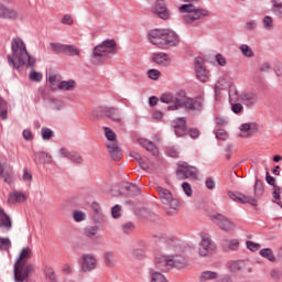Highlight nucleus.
<instances>
[{
	"label": "nucleus",
	"mask_w": 282,
	"mask_h": 282,
	"mask_svg": "<svg viewBox=\"0 0 282 282\" xmlns=\"http://www.w3.org/2000/svg\"><path fill=\"white\" fill-rule=\"evenodd\" d=\"M160 101L164 102L165 105H170L167 107V111H177V109H188L189 111H199L202 109L203 104L202 99L194 100L186 96L184 90H181L176 94L173 93H165L161 95Z\"/></svg>",
	"instance_id": "obj_1"
},
{
	"label": "nucleus",
	"mask_w": 282,
	"mask_h": 282,
	"mask_svg": "<svg viewBox=\"0 0 282 282\" xmlns=\"http://www.w3.org/2000/svg\"><path fill=\"white\" fill-rule=\"evenodd\" d=\"M9 65H12L13 69L19 67H34L36 59L28 53L25 42L21 37H13L11 41V54L7 56Z\"/></svg>",
	"instance_id": "obj_2"
},
{
	"label": "nucleus",
	"mask_w": 282,
	"mask_h": 282,
	"mask_svg": "<svg viewBox=\"0 0 282 282\" xmlns=\"http://www.w3.org/2000/svg\"><path fill=\"white\" fill-rule=\"evenodd\" d=\"M167 249L170 252L169 254H156L155 256V267L161 272H169L171 268H176L177 270H184L188 265V260L184 258V256L177 253L180 252V246H172L169 245Z\"/></svg>",
	"instance_id": "obj_3"
},
{
	"label": "nucleus",
	"mask_w": 282,
	"mask_h": 282,
	"mask_svg": "<svg viewBox=\"0 0 282 282\" xmlns=\"http://www.w3.org/2000/svg\"><path fill=\"white\" fill-rule=\"evenodd\" d=\"M148 40L159 50H171L182 42L180 35L171 29H154L149 32Z\"/></svg>",
	"instance_id": "obj_4"
},
{
	"label": "nucleus",
	"mask_w": 282,
	"mask_h": 282,
	"mask_svg": "<svg viewBox=\"0 0 282 282\" xmlns=\"http://www.w3.org/2000/svg\"><path fill=\"white\" fill-rule=\"evenodd\" d=\"M30 259H32V249L30 247L22 248L13 269L15 282H24L30 278V273L34 270V265L26 264Z\"/></svg>",
	"instance_id": "obj_5"
},
{
	"label": "nucleus",
	"mask_w": 282,
	"mask_h": 282,
	"mask_svg": "<svg viewBox=\"0 0 282 282\" xmlns=\"http://www.w3.org/2000/svg\"><path fill=\"white\" fill-rule=\"evenodd\" d=\"M118 52V43L115 39H107L93 50L90 61L93 65H102L109 56L116 55Z\"/></svg>",
	"instance_id": "obj_6"
},
{
	"label": "nucleus",
	"mask_w": 282,
	"mask_h": 282,
	"mask_svg": "<svg viewBox=\"0 0 282 282\" xmlns=\"http://www.w3.org/2000/svg\"><path fill=\"white\" fill-rule=\"evenodd\" d=\"M178 10L182 14H184L183 21L187 23V25H193L195 21H199L209 14L207 10L197 8L193 3L183 4L178 8Z\"/></svg>",
	"instance_id": "obj_7"
},
{
	"label": "nucleus",
	"mask_w": 282,
	"mask_h": 282,
	"mask_svg": "<svg viewBox=\"0 0 282 282\" xmlns=\"http://www.w3.org/2000/svg\"><path fill=\"white\" fill-rule=\"evenodd\" d=\"M159 199L165 207L166 215H174L175 210L180 208V199L173 195L172 191H169L162 186H156Z\"/></svg>",
	"instance_id": "obj_8"
},
{
	"label": "nucleus",
	"mask_w": 282,
	"mask_h": 282,
	"mask_svg": "<svg viewBox=\"0 0 282 282\" xmlns=\"http://www.w3.org/2000/svg\"><path fill=\"white\" fill-rule=\"evenodd\" d=\"M152 14H155L162 21H169L171 19V10H169V6L166 4V0H155L150 9Z\"/></svg>",
	"instance_id": "obj_9"
},
{
	"label": "nucleus",
	"mask_w": 282,
	"mask_h": 282,
	"mask_svg": "<svg viewBox=\"0 0 282 282\" xmlns=\"http://www.w3.org/2000/svg\"><path fill=\"white\" fill-rule=\"evenodd\" d=\"M176 175L178 180H197V167H193L186 162L180 163Z\"/></svg>",
	"instance_id": "obj_10"
},
{
	"label": "nucleus",
	"mask_w": 282,
	"mask_h": 282,
	"mask_svg": "<svg viewBox=\"0 0 282 282\" xmlns=\"http://www.w3.org/2000/svg\"><path fill=\"white\" fill-rule=\"evenodd\" d=\"M212 221L216 224V226L219 227L220 230H225L226 232H229V230H235L237 228V224L235 221L228 219V217L221 215V214H213L210 216Z\"/></svg>",
	"instance_id": "obj_11"
},
{
	"label": "nucleus",
	"mask_w": 282,
	"mask_h": 282,
	"mask_svg": "<svg viewBox=\"0 0 282 282\" xmlns=\"http://www.w3.org/2000/svg\"><path fill=\"white\" fill-rule=\"evenodd\" d=\"M194 69H195L196 78L200 83H208V79L210 78V73L204 65V62L202 61V58L197 57L195 59Z\"/></svg>",
	"instance_id": "obj_12"
},
{
	"label": "nucleus",
	"mask_w": 282,
	"mask_h": 282,
	"mask_svg": "<svg viewBox=\"0 0 282 282\" xmlns=\"http://www.w3.org/2000/svg\"><path fill=\"white\" fill-rule=\"evenodd\" d=\"M215 250V245H213V240H210V236L206 234L200 235V245L198 248L199 257H208Z\"/></svg>",
	"instance_id": "obj_13"
},
{
	"label": "nucleus",
	"mask_w": 282,
	"mask_h": 282,
	"mask_svg": "<svg viewBox=\"0 0 282 282\" xmlns=\"http://www.w3.org/2000/svg\"><path fill=\"white\" fill-rule=\"evenodd\" d=\"M82 272H94L98 268V259L91 253H86L82 257Z\"/></svg>",
	"instance_id": "obj_14"
},
{
	"label": "nucleus",
	"mask_w": 282,
	"mask_h": 282,
	"mask_svg": "<svg viewBox=\"0 0 282 282\" xmlns=\"http://www.w3.org/2000/svg\"><path fill=\"white\" fill-rule=\"evenodd\" d=\"M239 100L245 107H254L259 101V95L254 91L247 90L239 95Z\"/></svg>",
	"instance_id": "obj_15"
},
{
	"label": "nucleus",
	"mask_w": 282,
	"mask_h": 282,
	"mask_svg": "<svg viewBox=\"0 0 282 282\" xmlns=\"http://www.w3.org/2000/svg\"><path fill=\"white\" fill-rule=\"evenodd\" d=\"M228 197L238 204H250V206H257V199H254V197L247 196L246 194H236L234 192H229Z\"/></svg>",
	"instance_id": "obj_16"
},
{
	"label": "nucleus",
	"mask_w": 282,
	"mask_h": 282,
	"mask_svg": "<svg viewBox=\"0 0 282 282\" xmlns=\"http://www.w3.org/2000/svg\"><path fill=\"white\" fill-rule=\"evenodd\" d=\"M240 138H251L259 131V126L254 122L251 123H242L239 127Z\"/></svg>",
	"instance_id": "obj_17"
},
{
	"label": "nucleus",
	"mask_w": 282,
	"mask_h": 282,
	"mask_svg": "<svg viewBox=\"0 0 282 282\" xmlns=\"http://www.w3.org/2000/svg\"><path fill=\"white\" fill-rule=\"evenodd\" d=\"M172 127L174 129L175 135L177 138H182V135H186V119L185 118H178L174 121H172Z\"/></svg>",
	"instance_id": "obj_18"
},
{
	"label": "nucleus",
	"mask_w": 282,
	"mask_h": 282,
	"mask_svg": "<svg viewBox=\"0 0 282 282\" xmlns=\"http://www.w3.org/2000/svg\"><path fill=\"white\" fill-rule=\"evenodd\" d=\"M138 143L145 149V151H149V153H152L154 158H158L160 155V150H158V147L153 144L151 141H149L145 138H140L138 140Z\"/></svg>",
	"instance_id": "obj_19"
},
{
	"label": "nucleus",
	"mask_w": 282,
	"mask_h": 282,
	"mask_svg": "<svg viewBox=\"0 0 282 282\" xmlns=\"http://www.w3.org/2000/svg\"><path fill=\"white\" fill-rule=\"evenodd\" d=\"M0 19L14 21V19H19V12L0 3Z\"/></svg>",
	"instance_id": "obj_20"
},
{
	"label": "nucleus",
	"mask_w": 282,
	"mask_h": 282,
	"mask_svg": "<svg viewBox=\"0 0 282 282\" xmlns=\"http://www.w3.org/2000/svg\"><path fill=\"white\" fill-rule=\"evenodd\" d=\"M28 199V196L23 192L13 191L9 194L7 199L8 204H23Z\"/></svg>",
	"instance_id": "obj_21"
},
{
	"label": "nucleus",
	"mask_w": 282,
	"mask_h": 282,
	"mask_svg": "<svg viewBox=\"0 0 282 282\" xmlns=\"http://www.w3.org/2000/svg\"><path fill=\"white\" fill-rule=\"evenodd\" d=\"M51 51L54 54H72V45L61 43H50Z\"/></svg>",
	"instance_id": "obj_22"
},
{
	"label": "nucleus",
	"mask_w": 282,
	"mask_h": 282,
	"mask_svg": "<svg viewBox=\"0 0 282 282\" xmlns=\"http://www.w3.org/2000/svg\"><path fill=\"white\" fill-rule=\"evenodd\" d=\"M33 160L35 164H52V162H54V159L52 158V155L46 152L34 153Z\"/></svg>",
	"instance_id": "obj_23"
},
{
	"label": "nucleus",
	"mask_w": 282,
	"mask_h": 282,
	"mask_svg": "<svg viewBox=\"0 0 282 282\" xmlns=\"http://www.w3.org/2000/svg\"><path fill=\"white\" fill-rule=\"evenodd\" d=\"M153 63L161 65V67H166L171 65V57L166 53H156L152 57Z\"/></svg>",
	"instance_id": "obj_24"
},
{
	"label": "nucleus",
	"mask_w": 282,
	"mask_h": 282,
	"mask_svg": "<svg viewBox=\"0 0 282 282\" xmlns=\"http://www.w3.org/2000/svg\"><path fill=\"white\" fill-rule=\"evenodd\" d=\"M106 147L112 160H119L120 158H122V152H120V148H118V142H116V140L108 141Z\"/></svg>",
	"instance_id": "obj_25"
},
{
	"label": "nucleus",
	"mask_w": 282,
	"mask_h": 282,
	"mask_svg": "<svg viewBox=\"0 0 282 282\" xmlns=\"http://www.w3.org/2000/svg\"><path fill=\"white\" fill-rule=\"evenodd\" d=\"M104 112L106 113L107 118L113 120V122H120V120H122V115L116 107H105Z\"/></svg>",
	"instance_id": "obj_26"
},
{
	"label": "nucleus",
	"mask_w": 282,
	"mask_h": 282,
	"mask_svg": "<svg viewBox=\"0 0 282 282\" xmlns=\"http://www.w3.org/2000/svg\"><path fill=\"white\" fill-rule=\"evenodd\" d=\"M230 85V77L228 75H223L218 78L215 85V94L216 96L221 91V89H226Z\"/></svg>",
	"instance_id": "obj_27"
},
{
	"label": "nucleus",
	"mask_w": 282,
	"mask_h": 282,
	"mask_svg": "<svg viewBox=\"0 0 282 282\" xmlns=\"http://www.w3.org/2000/svg\"><path fill=\"white\" fill-rule=\"evenodd\" d=\"M104 262L107 268H116V265H118V259H116V253L113 251H107L104 254Z\"/></svg>",
	"instance_id": "obj_28"
},
{
	"label": "nucleus",
	"mask_w": 282,
	"mask_h": 282,
	"mask_svg": "<svg viewBox=\"0 0 282 282\" xmlns=\"http://www.w3.org/2000/svg\"><path fill=\"white\" fill-rule=\"evenodd\" d=\"M230 272L236 274V272H241L246 270V261L243 260H234L228 263Z\"/></svg>",
	"instance_id": "obj_29"
},
{
	"label": "nucleus",
	"mask_w": 282,
	"mask_h": 282,
	"mask_svg": "<svg viewBox=\"0 0 282 282\" xmlns=\"http://www.w3.org/2000/svg\"><path fill=\"white\" fill-rule=\"evenodd\" d=\"M0 228H4V230H10L12 228V220L7 213L0 208Z\"/></svg>",
	"instance_id": "obj_30"
},
{
	"label": "nucleus",
	"mask_w": 282,
	"mask_h": 282,
	"mask_svg": "<svg viewBox=\"0 0 282 282\" xmlns=\"http://www.w3.org/2000/svg\"><path fill=\"white\" fill-rule=\"evenodd\" d=\"M271 12L278 19H282V1L281 0H271Z\"/></svg>",
	"instance_id": "obj_31"
},
{
	"label": "nucleus",
	"mask_w": 282,
	"mask_h": 282,
	"mask_svg": "<svg viewBox=\"0 0 282 282\" xmlns=\"http://www.w3.org/2000/svg\"><path fill=\"white\" fill-rule=\"evenodd\" d=\"M150 282H169L166 275L155 269L150 270Z\"/></svg>",
	"instance_id": "obj_32"
},
{
	"label": "nucleus",
	"mask_w": 282,
	"mask_h": 282,
	"mask_svg": "<svg viewBox=\"0 0 282 282\" xmlns=\"http://www.w3.org/2000/svg\"><path fill=\"white\" fill-rule=\"evenodd\" d=\"M217 279H219V273L215 271H203L199 275L200 282L217 281Z\"/></svg>",
	"instance_id": "obj_33"
},
{
	"label": "nucleus",
	"mask_w": 282,
	"mask_h": 282,
	"mask_svg": "<svg viewBox=\"0 0 282 282\" xmlns=\"http://www.w3.org/2000/svg\"><path fill=\"white\" fill-rule=\"evenodd\" d=\"M0 177H2L6 184L12 182V172L10 170L6 171V165L3 164H0Z\"/></svg>",
	"instance_id": "obj_34"
},
{
	"label": "nucleus",
	"mask_w": 282,
	"mask_h": 282,
	"mask_svg": "<svg viewBox=\"0 0 282 282\" xmlns=\"http://www.w3.org/2000/svg\"><path fill=\"white\" fill-rule=\"evenodd\" d=\"M242 56L246 58H254V51L248 44H241L239 47Z\"/></svg>",
	"instance_id": "obj_35"
},
{
	"label": "nucleus",
	"mask_w": 282,
	"mask_h": 282,
	"mask_svg": "<svg viewBox=\"0 0 282 282\" xmlns=\"http://www.w3.org/2000/svg\"><path fill=\"white\" fill-rule=\"evenodd\" d=\"M262 28L267 30V32H271V30L274 28V18L271 15H265L262 19Z\"/></svg>",
	"instance_id": "obj_36"
},
{
	"label": "nucleus",
	"mask_w": 282,
	"mask_h": 282,
	"mask_svg": "<svg viewBox=\"0 0 282 282\" xmlns=\"http://www.w3.org/2000/svg\"><path fill=\"white\" fill-rule=\"evenodd\" d=\"M260 256H262L264 259H268V261H271V262L276 261V257H274V252H272V249L270 248L261 249Z\"/></svg>",
	"instance_id": "obj_37"
},
{
	"label": "nucleus",
	"mask_w": 282,
	"mask_h": 282,
	"mask_svg": "<svg viewBox=\"0 0 282 282\" xmlns=\"http://www.w3.org/2000/svg\"><path fill=\"white\" fill-rule=\"evenodd\" d=\"M0 118L8 120V102L0 97Z\"/></svg>",
	"instance_id": "obj_38"
},
{
	"label": "nucleus",
	"mask_w": 282,
	"mask_h": 282,
	"mask_svg": "<svg viewBox=\"0 0 282 282\" xmlns=\"http://www.w3.org/2000/svg\"><path fill=\"white\" fill-rule=\"evenodd\" d=\"M73 219L77 224H80V221H85L87 219V213L83 210H74L73 212Z\"/></svg>",
	"instance_id": "obj_39"
},
{
	"label": "nucleus",
	"mask_w": 282,
	"mask_h": 282,
	"mask_svg": "<svg viewBox=\"0 0 282 282\" xmlns=\"http://www.w3.org/2000/svg\"><path fill=\"white\" fill-rule=\"evenodd\" d=\"M229 102L231 105V111L236 115L243 112V105L232 101V95H230Z\"/></svg>",
	"instance_id": "obj_40"
},
{
	"label": "nucleus",
	"mask_w": 282,
	"mask_h": 282,
	"mask_svg": "<svg viewBox=\"0 0 282 282\" xmlns=\"http://www.w3.org/2000/svg\"><path fill=\"white\" fill-rule=\"evenodd\" d=\"M41 135H42V140L47 141L54 138V132L52 131V129L44 127L41 129Z\"/></svg>",
	"instance_id": "obj_41"
},
{
	"label": "nucleus",
	"mask_w": 282,
	"mask_h": 282,
	"mask_svg": "<svg viewBox=\"0 0 282 282\" xmlns=\"http://www.w3.org/2000/svg\"><path fill=\"white\" fill-rule=\"evenodd\" d=\"M148 78H150L151 80H160V78H162V73L155 68L149 69Z\"/></svg>",
	"instance_id": "obj_42"
},
{
	"label": "nucleus",
	"mask_w": 282,
	"mask_h": 282,
	"mask_svg": "<svg viewBox=\"0 0 282 282\" xmlns=\"http://www.w3.org/2000/svg\"><path fill=\"white\" fill-rule=\"evenodd\" d=\"M10 248H12V242L9 238H0V250L8 251Z\"/></svg>",
	"instance_id": "obj_43"
},
{
	"label": "nucleus",
	"mask_w": 282,
	"mask_h": 282,
	"mask_svg": "<svg viewBox=\"0 0 282 282\" xmlns=\"http://www.w3.org/2000/svg\"><path fill=\"white\" fill-rule=\"evenodd\" d=\"M29 78L33 83H41V80H43V74H41L36 70H31V73L29 74Z\"/></svg>",
	"instance_id": "obj_44"
},
{
	"label": "nucleus",
	"mask_w": 282,
	"mask_h": 282,
	"mask_svg": "<svg viewBox=\"0 0 282 282\" xmlns=\"http://www.w3.org/2000/svg\"><path fill=\"white\" fill-rule=\"evenodd\" d=\"M132 158H134V160H137V162H139V164H140V166H141V169H143V171H149V164H147L145 162H144V159H142V156L140 155V154H138V153H133L132 154Z\"/></svg>",
	"instance_id": "obj_45"
},
{
	"label": "nucleus",
	"mask_w": 282,
	"mask_h": 282,
	"mask_svg": "<svg viewBox=\"0 0 282 282\" xmlns=\"http://www.w3.org/2000/svg\"><path fill=\"white\" fill-rule=\"evenodd\" d=\"M83 162H84L83 154H80V152H73L72 163L78 166L79 164H83Z\"/></svg>",
	"instance_id": "obj_46"
},
{
	"label": "nucleus",
	"mask_w": 282,
	"mask_h": 282,
	"mask_svg": "<svg viewBox=\"0 0 282 282\" xmlns=\"http://www.w3.org/2000/svg\"><path fill=\"white\" fill-rule=\"evenodd\" d=\"M259 28V24L257 23V20H249L245 23V30L247 32H252Z\"/></svg>",
	"instance_id": "obj_47"
},
{
	"label": "nucleus",
	"mask_w": 282,
	"mask_h": 282,
	"mask_svg": "<svg viewBox=\"0 0 282 282\" xmlns=\"http://www.w3.org/2000/svg\"><path fill=\"white\" fill-rule=\"evenodd\" d=\"M121 210H122V207L120 205H115L111 208V215L113 219H120V217L122 216Z\"/></svg>",
	"instance_id": "obj_48"
},
{
	"label": "nucleus",
	"mask_w": 282,
	"mask_h": 282,
	"mask_svg": "<svg viewBox=\"0 0 282 282\" xmlns=\"http://www.w3.org/2000/svg\"><path fill=\"white\" fill-rule=\"evenodd\" d=\"M105 135L109 142L116 141L117 135L111 128H105Z\"/></svg>",
	"instance_id": "obj_49"
},
{
	"label": "nucleus",
	"mask_w": 282,
	"mask_h": 282,
	"mask_svg": "<svg viewBox=\"0 0 282 282\" xmlns=\"http://www.w3.org/2000/svg\"><path fill=\"white\" fill-rule=\"evenodd\" d=\"M270 276H271V279H273V281H281V279H282L281 269H272L270 272Z\"/></svg>",
	"instance_id": "obj_50"
},
{
	"label": "nucleus",
	"mask_w": 282,
	"mask_h": 282,
	"mask_svg": "<svg viewBox=\"0 0 282 282\" xmlns=\"http://www.w3.org/2000/svg\"><path fill=\"white\" fill-rule=\"evenodd\" d=\"M97 232L98 228L94 226H89L84 229V234L86 235V237H96Z\"/></svg>",
	"instance_id": "obj_51"
},
{
	"label": "nucleus",
	"mask_w": 282,
	"mask_h": 282,
	"mask_svg": "<svg viewBox=\"0 0 282 282\" xmlns=\"http://www.w3.org/2000/svg\"><path fill=\"white\" fill-rule=\"evenodd\" d=\"M182 189L185 193L186 197H193V187L187 182H184L182 184Z\"/></svg>",
	"instance_id": "obj_52"
},
{
	"label": "nucleus",
	"mask_w": 282,
	"mask_h": 282,
	"mask_svg": "<svg viewBox=\"0 0 282 282\" xmlns=\"http://www.w3.org/2000/svg\"><path fill=\"white\" fill-rule=\"evenodd\" d=\"M246 246H247L248 250H250L251 252H257V250L261 249V245L256 243V242L250 241V240H248L246 242Z\"/></svg>",
	"instance_id": "obj_53"
},
{
	"label": "nucleus",
	"mask_w": 282,
	"mask_h": 282,
	"mask_svg": "<svg viewBox=\"0 0 282 282\" xmlns=\"http://www.w3.org/2000/svg\"><path fill=\"white\" fill-rule=\"evenodd\" d=\"M227 248H229V250H239V240L238 239L228 240Z\"/></svg>",
	"instance_id": "obj_54"
},
{
	"label": "nucleus",
	"mask_w": 282,
	"mask_h": 282,
	"mask_svg": "<svg viewBox=\"0 0 282 282\" xmlns=\"http://www.w3.org/2000/svg\"><path fill=\"white\" fill-rule=\"evenodd\" d=\"M254 193L256 195H263V183L260 180L256 181Z\"/></svg>",
	"instance_id": "obj_55"
},
{
	"label": "nucleus",
	"mask_w": 282,
	"mask_h": 282,
	"mask_svg": "<svg viewBox=\"0 0 282 282\" xmlns=\"http://www.w3.org/2000/svg\"><path fill=\"white\" fill-rule=\"evenodd\" d=\"M215 61H216V63H218V65H220V67H226V65H227L226 57H224V55H221L219 53L216 54Z\"/></svg>",
	"instance_id": "obj_56"
},
{
	"label": "nucleus",
	"mask_w": 282,
	"mask_h": 282,
	"mask_svg": "<svg viewBox=\"0 0 282 282\" xmlns=\"http://www.w3.org/2000/svg\"><path fill=\"white\" fill-rule=\"evenodd\" d=\"M58 89L62 91H68V89H72V82H59Z\"/></svg>",
	"instance_id": "obj_57"
},
{
	"label": "nucleus",
	"mask_w": 282,
	"mask_h": 282,
	"mask_svg": "<svg viewBox=\"0 0 282 282\" xmlns=\"http://www.w3.org/2000/svg\"><path fill=\"white\" fill-rule=\"evenodd\" d=\"M216 138L218 140H228V133L226 132V130L224 129H218L216 131Z\"/></svg>",
	"instance_id": "obj_58"
},
{
	"label": "nucleus",
	"mask_w": 282,
	"mask_h": 282,
	"mask_svg": "<svg viewBox=\"0 0 282 282\" xmlns=\"http://www.w3.org/2000/svg\"><path fill=\"white\" fill-rule=\"evenodd\" d=\"M272 69V64L270 62H263L261 65H260V72H264V73H268Z\"/></svg>",
	"instance_id": "obj_59"
},
{
	"label": "nucleus",
	"mask_w": 282,
	"mask_h": 282,
	"mask_svg": "<svg viewBox=\"0 0 282 282\" xmlns=\"http://www.w3.org/2000/svg\"><path fill=\"white\" fill-rule=\"evenodd\" d=\"M166 153L170 158H177L180 155V151H177L175 148H169Z\"/></svg>",
	"instance_id": "obj_60"
},
{
	"label": "nucleus",
	"mask_w": 282,
	"mask_h": 282,
	"mask_svg": "<svg viewBox=\"0 0 282 282\" xmlns=\"http://www.w3.org/2000/svg\"><path fill=\"white\" fill-rule=\"evenodd\" d=\"M22 178L30 184L32 182V173L24 170Z\"/></svg>",
	"instance_id": "obj_61"
},
{
	"label": "nucleus",
	"mask_w": 282,
	"mask_h": 282,
	"mask_svg": "<svg viewBox=\"0 0 282 282\" xmlns=\"http://www.w3.org/2000/svg\"><path fill=\"white\" fill-rule=\"evenodd\" d=\"M48 83H61V78L58 77V75L50 74Z\"/></svg>",
	"instance_id": "obj_62"
},
{
	"label": "nucleus",
	"mask_w": 282,
	"mask_h": 282,
	"mask_svg": "<svg viewBox=\"0 0 282 282\" xmlns=\"http://www.w3.org/2000/svg\"><path fill=\"white\" fill-rule=\"evenodd\" d=\"M206 186L209 191H214L215 188V180L213 178H207L206 180Z\"/></svg>",
	"instance_id": "obj_63"
},
{
	"label": "nucleus",
	"mask_w": 282,
	"mask_h": 282,
	"mask_svg": "<svg viewBox=\"0 0 282 282\" xmlns=\"http://www.w3.org/2000/svg\"><path fill=\"white\" fill-rule=\"evenodd\" d=\"M48 281L51 282H57L56 281V273L54 271H48L47 274H46Z\"/></svg>",
	"instance_id": "obj_64"
}]
</instances>
